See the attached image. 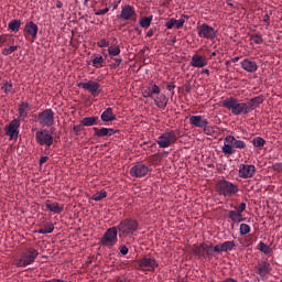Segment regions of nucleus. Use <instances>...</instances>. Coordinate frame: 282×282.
Instances as JSON below:
<instances>
[{"instance_id": "5fc2aeb1", "label": "nucleus", "mask_w": 282, "mask_h": 282, "mask_svg": "<svg viewBox=\"0 0 282 282\" xmlns=\"http://www.w3.org/2000/svg\"><path fill=\"white\" fill-rule=\"evenodd\" d=\"M273 171H276L278 173H282V163L273 164Z\"/></svg>"}, {"instance_id": "338daca9", "label": "nucleus", "mask_w": 282, "mask_h": 282, "mask_svg": "<svg viewBox=\"0 0 282 282\" xmlns=\"http://www.w3.org/2000/svg\"><path fill=\"white\" fill-rule=\"evenodd\" d=\"M203 74H207V76H209L210 75V70L208 68H206V69L203 70Z\"/></svg>"}, {"instance_id": "774afa93", "label": "nucleus", "mask_w": 282, "mask_h": 282, "mask_svg": "<svg viewBox=\"0 0 282 282\" xmlns=\"http://www.w3.org/2000/svg\"><path fill=\"white\" fill-rule=\"evenodd\" d=\"M231 62H232V63H239V57H234V58L231 59Z\"/></svg>"}, {"instance_id": "3c124183", "label": "nucleus", "mask_w": 282, "mask_h": 282, "mask_svg": "<svg viewBox=\"0 0 282 282\" xmlns=\"http://www.w3.org/2000/svg\"><path fill=\"white\" fill-rule=\"evenodd\" d=\"M175 19H170L167 22H166V29L167 30H173V28H175Z\"/></svg>"}, {"instance_id": "09e8293b", "label": "nucleus", "mask_w": 282, "mask_h": 282, "mask_svg": "<svg viewBox=\"0 0 282 282\" xmlns=\"http://www.w3.org/2000/svg\"><path fill=\"white\" fill-rule=\"evenodd\" d=\"M235 210L240 215H243V212L246 210V203H240L238 207H235Z\"/></svg>"}, {"instance_id": "423d86ee", "label": "nucleus", "mask_w": 282, "mask_h": 282, "mask_svg": "<svg viewBox=\"0 0 282 282\" xmlns=\"http://www.w3.org/2000/svg\"><path fill=\"white\" fill-rule=\"evenodd\" d=\"M118 232L119 231L117 227L108 228L104 236L100 238L101 246L111 250V248L118 243Z\"/></svg>"}, {"instance_id": "20e7f679", "label": "nucleus", "mask_w": 282, "mask_h": 282, "mask_svg": "<svg viewBox=\"0 0 282 282\" xmlns=\"http://www.w3.org/2000/svg\"><path fill=\"white\" fill-rule=\"evenodd\" d=\"M216 192L223 197H235L239 193V186L230 181L219 180L216 183Z\"/></svg>"}, {"instance_id": "1a4fd4ad", "label": "nucleus", "mask_w": 282, "mask_h": 282, "mask_svg": "<svg viewBox=\"0 0 282 282\" xmlns=\"http://www.w3.org/2000/svg\"><path fill=\"white\" fill-rule=\"evenodd\" d=\"M138 270L141 272H153L156 268H160V263L153 257L145 256L137 261Z\"/></svg>"}, {"instance_id": "4be33fe9", "label": "nucleus", "mask_w": 282, "mask_h": 282, "mask_svg": "<svg viewBox=\"0 0 282 282\" xmlns=\"http://www.w3.org/2000/svg\"><path fill=\"white\" fill-rule=\"evenodd\" d=\"M93 130L97 138H111V135H116V133H118V130L112 128H93Z\"/></svg>"}, {"instance_id": "6e6552de", "label": "nucleus", "mask_w": 282, "mask_h": 282, "mask_svg": "<svg viewBox=\"0 0 282 282\" xmlns=\"http://www.w3.org/2000/svg\"><path fill=\"white\" fill-rule=\"evenodd\" d=\"M54 130L41 129L35 132V142L40 147H52L54 144Z\"/></svg>"}, {"instance_id": "6ab92c4d", "label": "nucleus", "mask_w": 282, "mask_h": 282, "mask_svg": "<svg viewBox=\"0 0 282 282\" xmlns=\"http://www.w3.org/2000/svg\"><path fill=\"white\" fill-rule=\"evenodd\" d=\"M189 124H193V127H197L198 129H204V131H207L208 119H204V117L202 116H192L189 117Z\"/></svg>"}, {"instance_id": "2eb2a0df", "label": "nucleus", "mask_w": 282, "mask_h": 282, "mask_svg": "<svg viewBox=\"0 0 282 282\" xmlns=\"http://www.w3.org/2000/svg\"><path fill=\"white\" fill-rule=\"evenodd\" d=\"M78 87H82V88L86 89V91H89V94L91 96H94L95 98L100 95V91H102L100 89V85L98 84V82H94V80H88L86 83L80 82L78 84Z\"/></svg>"}, {"instance_id": "7ed1b4c3", "label": "nucleus", "mask_w": 282, "mask_h": 282, "mask_svg": "<svg viewBox=\"0 0 282 282\" xmlns=\"http://www.w3.org/2000/svg\"><path fill=\"white\" fill-rule=\"evenodd\" d=\"M246 147H248L246 141L236 139L235 135L229 134L224 139L221 152L225 155H232L235 153V149L243 150Z\"/></svg>"}, {"instance_id": "58836bf2", "label": "nucleus", "mask_w": 282, "mask_h": 282, "mask_svg": "<svg viewBox=\"0 0 282 282\" xmlns=\"http://www.w3.org/2000/svg\"><path fill=\"white\" fill-rule=\"evenodd\" d=\"M236 246L235 241H225L223 243V252H230Z\"/></svg>"}, {"instance_id": "49530a36", "label": "nucleus", "mask_w": 282, "mask_h": 282, "mask_svg": "<svg viewBox=\"0 0 282 282\" xmlns=\"http://www.w3.org/2000/svg\"><path fill=\"white\" fill-rule=\"evenodd\" d=\"M110 42L106 39H101L97 42L98 47H109Z\"/></svg>"}, {"instance_id": "a18cd8bd", "label": "nucleus", "mask_w": 282, "mask_h": 282, "mask_svg": "<svg viewBox=\"0 0 282 282\" xmlns=\"http://www.w3.org/2000/svg\"><path fill=\"white\" fill-rule=\"evenodd\" d=\"M115 63L110 64V69H116V67H120L122 65V57L113 58Z\"/></svg>"}, {"instance_id": "69168bd1", "label": "nucleus", "mask_w": 282, "mask_h": 282, "mask_svg": "<svg viewBox=\"0 0 282 282\" xmlns=\"http://www.w3.org/2000/svg\"><path fill=\"white\" fill-rule=\"evenodd\" d=\"M205 131L207 132V134H210V133H213V128H210V127L208 126V129L205 130Z\"/></svg>"}, {"instance_id": "de8ad7c7", "label": "nucleus", "mask_w": 282, "mask_h": 282, "mask_svg": "<svg viewBox=\"0 0 282 282\" xmlns=\"http://www.w3.org/2000/svg\"><path fill=\"white\" fill-rule=\"evenodd\" d=\"M184 23H186V20H184V18L175 20L176 30H182V28H184Z\"/></svg>"}, {"instance_id": "79ce46f5", "label": "nucleus", "mask_w": 282, "mask_h": 282, "mask_svg": "<svg viewBox=\"0 0 282 282\" xmlns=\"http://www.w3.org/2000/svg\"><path fill=\"white\" fill-rule=\"evenodd\" d=\"M251 41H253V43H256V45H261L263 43V36H261V34H259V33L252 34Z\"/></svg>"}, {"instance_id": "bf43d9fd", "label": "nucleus", "mask_w": 282, "mask_h": 282, "mask_svg": "<svg viewBox=\"0 0 282 282\" xmlns=\"http://www.w3.org/2000/svg\"><path fill=\"white\" fill-rule=\"evenodd\" d=\"M166 89L167 91H173V89H175V84L174 83L167 84Z\"/></svg>"}, {"instance_id": "4d7b16f0", "label": "nucleus", "mask_w": 282, "mask_h": 282, "mask_svg": "<svg viewBox=\"0 0 282 282\" xmlns=\"http://www.w3.org/2000/svg\"><path fill=\"white\" fill-rule=\"evenodd\" d=\"M73 131H74V133H76V135H78L80 133V131H83V128L80 126H74Z\"/></svg>"}, {"instance_id": "680f3d73", "label": "nucleus", "mask_w": 282, "mask_h": 282, "mask_svg": "<svg viewBox=\"0 0 282 282\" xmlns=\"http://www.w3.org/2000/svg\"><path fill=\"white\" fill-rule=\"evenodd\" d=\"M153 34H155V30L150 29V30L147 32L148 39H151V36H153Z\"/></svg>"}, {"instance_id": "6e6d98bb", "label": "nucleus", "mask_w": 282, "mask_h": 282, "mask_svg": "<svg viewBox=\"0 0 282 282\" xmlns=\"http://www.w3.org/2000/svg\"><path fill=\"white\" fill-rule=\"evenodd\" d=\"M143 94V98H153V96L151 95V91L148 90L147 88L142 90Z\"/></svg>"}, {"instance_id": "4c0bfd02", "label": "nucleus", "mask_w": 282, "mask_h": 282, "mask_svg": "<svg viewBox=\"0 0 282 282\" xmlns=\"http://www.w3.org/2000/svg\"><path fill=\"white\" fill-rule=\"evenodd\" d=\"M105 197H107V191H100L94 194L91 199H94V202H102Z\"/></svg>"}, {"instance_id": "f03ea898", "label": "nucleus", "mask_w": 282, "mask_h": 282, "mask_svg": "<svg viewBox=\"0 0 282 282\" xmlns=\"http://www.w3.org/2000/svg\"><path fill=\"white\" fill-rule=\"evenodd\" d=\"M116 228L119 231V239H127V237H131L134 232H138L140 223L133 218H124Z\"/></svg>"}, {"instance_id": "37998d69", "label": "nucleus", "mask_w": 282, "mask_h": 282, "mask_svg": "<svg viewBox=\"0 0 282 282\" xmlns=\"http://www.w3.org/2000/svg\"><path fill=\"white\" fill-rule=\"evenodd\" d=\"M18 46H10L9 48H3L2 54L3 56H10L13 52H17Z\"/></svg>"}, {"instance_id": "aec40b11", "label": "nucleus", "mask_w": 282, "mask_h": 282, "mask_svg": "<svg viewBox=\"0 0 282 282\" xmlns=\"http://www.w3.org/2000/svg\"><path fill=\"white\" fill-rule=\"evenodd\" d=\"M263 102H265V97L263 95H259L257 97L251 98L247 102V107L249 109V113L254 111V109H259V107H261V105H263Z\"/></svg>"}, {"instance_id": "c03bdc74", "label": "nucleus", "mask_w": 282, "mask_h": 282, "mask_svg": "<svg viewBox=\"0 0 282 282\" xmlns=\"http://www.w3.org/2000/svg\"><path fill=\"white\" fill-rule=\"evenodd\" d=\"M44 230H45L46 235H51V232H54V224L46 223L44 226Z\"/></svg>"}, {"instance_id": "bb28decb", "label": "nucleus", "mask_w": 282, "mask_h": 282, "mask_svg": "<svg viewBox=\"0 0 282 282\" xmlns=\"http://www.w3.org/2000/svg\"><path fill=\"white\" fill-rule=\"evenodd\" d=\"M19 118L21 120H25L28 118V113H30V104L26 101H22L18 108Z\"/></svg>"}, {"instance_id": "f704fd0d", "label": "nucleus", "mask_w": 282, "mask_h": 282, "mask_svg": "<svg viewBox=\"0 0 282 282\" xmlns=\"http://www.w3.org/2000/svg\"><path fill=\"white\" fill-rule=\"evenodd\" d=\"M151 21H153V15L142 18L139 22L141 28H151Z\"/></svg>"}, {"instance_id": "13d9d810", "label": "nucleus", "mask_w": 282, "mask_h": 282, "mask_svg": "<svg viewBox=\"0 0 282 282\" xmlns=\"http://www.w3.org/2000/svg\"><path fill=\"white\" fill-rule=\"evenodd\" d=\"M47 160H50L48 156H42V158H40V166H43V164H45V162H47Z\"/></svg>"}, {"instance_id": "39448f33", "label": "nucleus", "mask_w": 282, "mask_h": 282, "mask_svg": "<svg viewBox=\"0 0 282 282\" xmlns=\"http://www.w3.org/2000/svg\"><path fill=\"white\" fill-rule=\"evenodd\" d=\"M37 257L39 250L34 248H28L20 254V258L14 260V265H17V268H28V265H32V263L36 261Z\"/></svg>"}, {"instance_id": "393cba45", "label": "nucleus", "mask_w": 282, "mask_h": 282, "mask_svg": "<svg viewBox=\"0 0 282 282\" xmlns=\"http://www.w3.org/2000/svg\"><path fill=\"white\" fill-rule=\"evenodd\" d=\"M227 217L229 221H232V224H241V221H246V217H243V214H240L239 212H237V209L228 210Z\"/></svg>"}, {"instance_id": "f3484780", "label": "nucleus", "mask_w": 282, "mask_h": 282, "mask_svg": "<svg viewBox=\"0 0 282 282\" xmlns=\"http://www.w3.org/2000/svg\"><path fill=\"white\" fill-rule=\"evenodd\" d=\"M254 173H257V167L250 164H240L238 175L241 180H250V177H254Z\"/></svg>"}, {"instance_id": "b1692460", "label": "nucleus", "mask_w": 282, "mask_h": 282, "mask_svg": "<svg viewBox=\"0 0 282 282\" xmlns=\"http://www.w3.org/2000/svg\"><path fill=\"white\" fill-rule=\"evenodd\" d=\"M256 274H259L262 279L270 274V262L268 261H261L256 267Z\"/></svg>"}, {"instance_id": "cd10ccee", "label": "nucleus", "mask_w": 282, "mask_h": 282, "mask_svg": "<svg viewBox=\"0 0 282 282\" xmlns=\"http://www.w3.org/2000/svg\"><path fill=\"white\" fill-rule=\"evenodd\" d=\"M102 122H113L116 115H113V108H107L100 116Z\"/></svg>"}, {"instance_id": "052dcab7", "label": "nucleus", "mask_w": 282, "mask_h": 282, "mask_svg": "<svg viewBox=\"0 0 282 282\" xmlns=\"http://www.w3.org/2000/svg\"><path fill=\"white\" fill-rule=\"evenodd\" d=\"M263 22L267 24V25H270V15L269 14H265L263 17Z\"/></svg>"}, {"instance_id": "c85d7f7f", "label": "nucleus", "mask_w": 282, "mask_h": 282, "mask_svg": "<svg viewBox=\"0 0 282 282\" xmlns=\"http://www.w3.org/2000/svg\"><path fill=\"white\" fill-rule=\"evenodd\" d=\"M45 208H46V210H50L51 213H55V215H59V213H63V207H61V205H58V203H52L50 200H46Z\"/></svg>"}, {"instance_id": "5701e85b", "label": "nucleus", "mask_w": 282, "mask_h": 282, "mask_svg": "<svg viewBox=\"0 0 282 282\" xmlns=\"http://www.w3.org/2000/svg\"><path fill=\"white\" fill-rule=\"evenodd\" d=\"M240 67H242V69L245 72H248V74H254V72H257V69H259L257 62L248 59V58H245L240 62Z\"/></svg>"}, {"instance_id": "7c9ffc66", "label": "nucleus", "mask_w": 282, "mask_h": 282, "mask_svg": "<svg viewBox=\"0 0 282 282\" xmlns=\"http://www.w3.org/2000/svg\"><path fill=\"white\" fill-rule=\"evenodd\" d=\"M105 64V57L102 55H95L91 62H87V65H93L96 69L102 68Z\"/></svg>"}, {"instance_id": "9b49d317", "label": "nucleus", "mask_w": 282, "mask_h": 282, "mask_svg": "<svg viewBox=\"0 0 282 282\" xmlns=\"http://www.w3.org/2000/svg\"><path fill=\"white\" fill-rule=\"evenodd\" d=\"M193 252L199 259H213V245L208 246L206 243L194 245Z\"/></svg>"}, {"instance_id": "a211bd4d", "label": "nucleus", "mask_w": 282, "mask_h": 282, "mask_svg": "<svg viewBox=\"0 0 282 282\" xmlns=\"http://www.w3.org/2000/svg\"><path fill=\"white\" fill-rule=\"evenodd\" d=\"M39 34V25L33 21L26 22L24 25V36L25 39H31L32 42L36 41Z\"/></svg>"}, {"instance_id": "72a5a7b5", "label": "nucleus", "mask_w": 282, "mask_h": 282, "mask_svg": "<svg viewBox=\"0 0 282 282\" xmlns=\"http://www.w3.org/2000/svg\"><path fill=\"white\" fill-rule=\"evenodd\" d=\"M8 29L11 32H19L21 30V20H11L8 24Z\"/></svg>"}, {"instance_id": "473e14b6", "label": "nucleus", "mask_w": 282, "mask_h": 282, "mask_svg": "<svg viewBox=\"0 0 282 282\" xmlns=\"http://www.w3.org/2000/svg\"><path fill=\"white\" fill-rule=\"evenodd\" d=\"M145 89L148 90V91H150V95L153 97V94H155L156 96H160V94H161V89H160V86H158V85H155V84H153V83H150L147 87H145Z\"/></svg>"}, {"instance_id": "0eeeda50", "label": "nucleus", "mask_w": 282, "mask_h": 282, "mask_svg": "<svg viewBox=\"0 0 282 282\" xmlns=\"http://www.w3.org/2000/svg\"><path fill=\"white\" fill-rule=\"evenodd\" d=\"M178 140L176 130H170L162 133L156 139V144H159V149H169V147H173Z\"/></svg>"}, {"instance_id": "a19ab883", "label": "nucleus", "mask_w": 282, "mask_h": 282, "mask_svg": "<svg viewBox=\"0 0 282 282\" xmlns=\"http://www.w3.org/2000/svg\"><path fill=\"white\" fill-rule=\"evenodd\" d=\"M120 52H121L120 51V45L109 46L108 47L109 56H119Z\"/></svg>"}, {"instance_id": "c756f323", "label": "nucleus", "mask_w": 282, "mask_h": 282, "mask_svg": "<svg viewBox=\"0 0 282 282\" xmlns=\"http://www.w3.org/2000/svg\"><path fill=\"white\" fill-rule=\"evenodd\" d=\"M154 105L159 109H166V105H169V99L166 98V95L161 94L154 99Z\"/></svg>"}, {"instance_id": "f257e3e1", "label": "nucleus", "mask_w": 282, "mask_h": 282, "mask_svg": "<svg viewBox=\"0 0 282 282\" xmlns=\"http://www.w3.org/2000/svg\"><path fill=\"white\" fill-rule=\"evenodd\" d=\"M221 105L225 109H228L232 116H248V113H250L248 102H241L235 97L225 98Z\"/></svg>"}, {"instance_id": "e433bc0d", "label": "nucleus", "mask_w": 282, "mask_h": 282, "mask_svg": "<svg viewBox=\"0 0 282 282\" xmlns=\"http://www.w3.org/2000/svg\"><path fill=\"white\" fill-rule=\"evenodd\" d=\"M252 228L248 224H240L239 232L243 237L246 235H250Z\"/></svg>"}, {"instance_id": "9d476101", "label": "nucleus", "mask_w": 282, "mask_h": 282, "mask_svg": "<svg viewBox=\"0 0 282 282\" xmlns=\"http://www.w3.org/2000/svg\"><path fill=\"white\" fill-rule=\"evenodd\" d=\"M55 113L52 109H45L37 113L36 120L41 127H53L55 120Z\"/></svg>"}, {"instance_id": "0e129e2a", "label": "nucleus", "mask_w": 282, "mask_h": 282, "mask_svg": "<svg viewBox=\"0 0 282 282\" xmlns=\"http://www.w3.org/2000/svg\"><path fill=\"white\" fill-rule=\"evenodd\" d=\"M56 8H58V9L63 8V3L61 2V0L56 1Z\"/></svg>"}, {"instance_id": "864d4df0", "label": "nucleus", "mask_w": 282, "mask_h": 282, "mask_svg": "<svg viewBox=\"0 0 282 282\" xmlns=\"http://www.w3.org/2000/svg\"><path fill=\"white\" fill-rule=\"evenodd\" d=\"M214 250V252H224V245H216L214 247V249H212V251Z\"/></svg>"}, {"instance_id": "c9c22d12", "label": "nucleus", "mask_w": 282, "mask_h": 282, "mask_svg": "<svg viewBox=\"0 0 282 282\" xmlns=\"http://www.w3.org/2000/svg\"><path fill=\"white\" fill-rule=\"evenodd\" d=\"M258 250H260V252L263 254H270L272 252V249L263 241L258 245Z\"/></svg>"}, {"instance_id": "4468645a", "label": "nucleus", "mask_w": 282, "mask_h": 282, "mask_svg": "<svg viewBox=\"0 0 282 282\" xmlns=\"http://www.w3.org/2000/svg\"><path fill=\"white\" fill-rule=\"evenodd\" d=\"M151 171V167L144 163H137L130 169L131 177H147Z\"/></svg>"}, {"instance_id": "a878e982", "label": "nucleus", "mask_w": 282, "mask_h": 282, "mask_svg": "<svg viewBox=\"0 0 282 282\" xmlns=\"http://www.w3.org/2000/svg\"><path fill=\"white\" fill-rule=\"evenodd\" d=\"M0 88L6 96H14V85L12 84V80L3 79L0 83Z\"/></svg>"}, {"instance_id": "2f4dec72", "label": "nucleus", "mask_w": 282, "mask_h": 282, "mask_svg": "<svg viewBox=\"0 0 282 282\" xmlns=\"http://www.w3.org/2000/svg\"><path fill=\"white\" fill-rule=\"evenodd\" d=\"M80 122L84 127H95L100 122V119L98 117H85Z\"/></svg>"}, {"instance_id": "412c9836", "label": "nucleus", "mask_w": 282, "mask_h": 282, "mask_svg": "<svg viewBox=\"0 0 282 282\" xmlns=\"http://www.w3.org/2000/svg\"><path fill=\"white\" fill-rule=\"evenodd\" d=\"M191 67L202 68L208 65V59L206 56H202L199 54H194L192 56V61L189 62Z\"/></svg>"}, {"instance_id": "e2e57ef3", "label": "nucleus", "mask_w": 282, "mask_h": 282, "mask_svg": "<svg viewBox=\"0 0 282 282\" xmlns=\"http://www.w3.org/2000/svg\"><path fill=\"white\" fill-rule=\"evenodd\" d=\"M39 235H47V232L45 231V228H41L37 230Z\"/></svg>"}, {"instance_id": "f8f14e48", "label": "nucleus", "mask_w": 282, "mask_h": 282, "mask_svg": "<svg viewBox=\"0 0 282 282\" xmlns=\"http://www.w3.org/2000/svg\"><path fill=\"white\" fill-rule=\"evenodd\" d=\"M20 127H21V119H13L4 128L6 135H8L10 140H18Z\"/></svg>"}, {"instance_id": "ddd939ff", "label": "nucleus", "mask_w": 282, "mask_h": 282, "mask_svg": "<svg viewBox=\"0 0 282 282\" xmlns=\"http://www.w3.org/2000/svg\"><path fill=\"white\" fill-rule=\"evenodd\" d=\"M198 36L199 39H207L209 41H213L217 39V30H215V28L208 25L207 23H204L198 26Z\"/></svg>"}, {"instance_id": "ea45409f", "label": "nucleus", "mask_w": 282, "mask_h": 282, "mask_svg": "<svg viewBox=\"0 0 282 282\" xmlns=\"http://www.w3.org/2000/svg\"><path fill=\"white\" fill-rule=\"evenodd\" d=\"M252 144H253V147H256L258 149L261 148V147H264L265 145V139H263L261 137H256L252 140Z\"/></svg>"}, {"instance_id": "dca6fc26", "label": "nucleus", "mask_w": 282, "mask_h": 282, "mask_svg": "<svg viewBox=\"0 0 282 282\" xmlns=\"http://www.w3.org/2000/svg\"><path fill=\"white\" fill-rule=\"evenodd\" d=\"M119 19H121V21H137L138 13H135V8L129 4L121 7Z\"/></svg>"}, {"instance_id": "603ef678", "label": "nucleus", "mask_w": 282, "mask_h": 282, "mask_svg": "<svg viewBox=\"0 0 282 282\" xmlns=\"http://www.w3.org/2000/svg\"><path fill=\"white\" fill-rule=\"evenodd\" d=\"M119 252L123 256L129 254V248L123 245L119 248Z\"/></svg>"}, {"instance_id": "8fccbe9b", "label": "nucleus", "mask_w": 282, "mask_h": 282, "mask_svg": "<svg viewBox=\"0 0 282 282\" xmlns=\"http://www.w3.org/2000/svg\"><path fill=\"white\" fill-rule=\"evenodd\" d=\"M107 12H109V8L106 7L105 9H99L97 11H95L96 17H102V14H107Z\"/></svg>"}]
</instances>
